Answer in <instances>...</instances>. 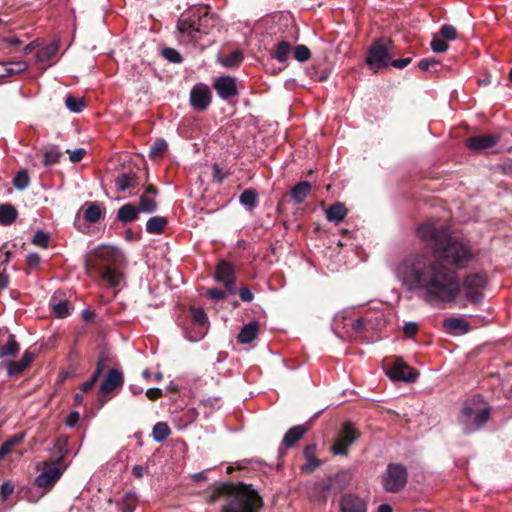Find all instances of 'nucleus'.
<instances>
[{
  "mask_svg": "<svg viewBox=\"0 0 512 512\" xmlns=\"http://www.w3.org/2000/svg\"><path fill=\"white\" fill-rule=\"evenodd\" d=\"M437 64H438V62L435 59L425 58V59H422L419 61L418 67L423 71H427L430 69V67H433Z\"/></svg>",
  "mask_w": 512,
  "mask_h": 512,
  "instance_id": "61",
  "label": "nucleus"
},
{
  "mask_svg": "<svg viewBox=\"0 0 512 512\" xmlns=\"http://www.w3.org/2000/svg\"><path fill=\"white\" fill-rule=\"evenodd\" d=\"M339 509L341 512H367L368 502L356 494L345 493L339 500Z\"/></svg>",
  "mask_w": 512,
  "mask_h": 512,
  "instance_id": "12",
  "label": "nucleus"
},
{
  "mask_svg": "<svg viewBox=\"0 0 512 512\" xmlns=\"http://www.w3.org/2000/svg\"><path fill=\"white\" fill-rule=\"evenodd\" d=\"M79 419L80 414L77 411H72L67 415L65 423L67 426L73 427L78 423Z\"/></svg>",
  "mask_w": 512,
  "mask_h": 512,
  "instance_id": "62",
  "label": "nucleus"
},
{
  "mask_svg": "<svg viewBox=\"0 0 512 512\" xmlns=\"http://www.w3.org/2000/svg\"><path fill=\"white\" fill-rule=\"evenodd\" d=\"M89 275H99L111 287H118L124 279L125 263L118 258H84Z\"/></svg>",
  "mask_w": 512,
  "mask_h": 512,
  "instance_id": "5",
  "label": "nucleus"
},
{
  "mask_svg": "<svg viewBox=\"0 0 512 512\" xmlns=\"http://www.w3.org/2000/svg\"><path fill=\"white\" fill-rule=\"evenodd\" d=\"M137 504V495L134 492H127L117 505L120 512H134Z\"/></svg>",
  "mask_w": 512,
  "mask_h": 512,
  "instance_id": "28",
  "label": "nucleus"
},
{
  "mask_svg": "<svg viewBox=\"0 0 512 512\" xmlns=\"http://www.w3.org/2000/svg\"><path fill=\"white\" fill-rule=\"evenodd\" d=\"M214 89L220 98L227 100L237 94L236 81L233 77L222 76L215 80Z\"/></svg>",
  "mask_w": 512,
  "mask_h": 512,
  "instance_id": "16",
  "label": "nucleus"
},
{
  "mask_svg": "<svg viewBox=\"0 0 512 512\" xmlns=\"http://www.w3.org/2000/svg\"><path fill=\"white\" fill-rule=\"evenodd\" d=\"M85 154H86L85 149H83V148L75 149L70 152V156H69L70 161L73 163H77L83 159Z\"/></svg>",
  "mask_w": 512,
  "mask_h": 512,
  "instance_id": "59",
  "label": "nucleus"
},
{
  "mask_svg": "<svg viewBox=\"0 0 512 512\" xmlns=\"http://www.w3.org/2000/svg\"><path fill=\"white\" fill-rule=\"evenodd\" d=\"M9 258H4L0 263V290L8 288L10 283V277L7 273Z\"/></svg>",
  "mask_w": 512,
  "mask_h": 512,
  "instance_id": "40",
  "label": "nucleus"
},
{
  "mask_svg": "<svg viewBox=\"0 0 512 512\" xmlns=\"http://www.w3.org/2000/svg\"><path fill=\"white\" fill-rule=\"evenodd\" d=\"M239 296L244 302H251L254 299V294L248 287H242L239 289Z\"/></svg>",
  "mask_w": 512,
  "mask_h": 512,
  "instance_id": "60",
  "label": "nucleus"
},
{
  "mask_svg": "<svg viewBox=\"0 0 512 512\" xmlns=\"http://www.w3.org/2000/svg\"><path fill=\"white\" fill-rule=\"evenodd\" d=\"M146 396L151 401H156L163 396V392L159 388H149L146 391Z\"/></svg>",
  "mask_w": 512,
  "mask_h": 512,
  "instance_id": "63",
  "label": "nucleus"
},
{
  "mask_svg": "<svg viewBox=\"0 0 512 512\" xmlns=\"http://www.w3.org/2000/svg\"><path fill=\"white\" fill-rule=\"evenodd\" d=\"M58 49V43L53 41L38 50L36 54V62L41 66L42 70L53 65V58L56 56Z\"/></svg>",
  "mask_w": 512,
  "mask_h": 512,
  "instance_id": "19",
  "label": "nucleus"
},
{
  "mask_svg": "<svg viewBox=\"0 0 512 512\" xmlns=\"http://www.w3.org/2000/svg\"><path fill=\"white\" fill-rule=\"evenodd\" d=\"M98 381L97 378L91 376L89 380L85 381L81 387H80V390L83 392V393H88L95 385V383Z\"/></svg>",
  "mask_w": 512,
  "mask_h": 512,
  "instance_id": "64",
  "label": "nucleus"
},
{
  "mask_svg": "<svg viewBox=\"0 0 512 512\" xmlns=\"http://www.w3.org/2000/svg\"><path fill=\"white\" fill-rule=\"evenodd\" d=\"M6 63L8 64L10 76L21 73L28 68V64L24 61H13V62H6Z\"/></svg>",
  "mask_w": 512,
  "mask_h": 512,
  "instance_id": "48",
  "label": "nucleus"
},
{
  "mask_svg": "<svg viewBox=\"0 0 512 512\" xmlns=\"http://www.w3.org/2000/svg\"><path fill=\"white\" fill-rule=\"evenodd\" d=\"M123 384V372L116 368L109 369L100 385L99 393L102 395H107L117 389L122 388Z\"/></svg>",
  "mask_w": 512,
  "mask_h": 512,
  "instance_id": "13",
  "label": "nucleus"
},
{
  "mask_svg": "<svg viewBox=\"0 0 512 512\" xmlns=\"http://www.w3.org/2000/svg\"><path fill=\"white\" fill-rule=\"evenodd\" d=\"M440 34L447 40H454L456 38L457 32L454 26L446 24L441 27Z\"/></svg>",
  "mask_w": 512,
  "mask_h": 512,
  "instance_id": "53",
  "label": "nucleus"
},
{
  "mask_svg": "<svg viewBox=\"0 0 512 512\" xmlns=\"http://www.w3.org/2000/svg\"><path fill=\"white\" fill-rule=\"evenodd\" d=\"M316 449V444H309L304 448L303 454L306 463L301 467V470L307 474L314 472L322 464V461L316 457Z\"/></svg>",
  "mask_w": 512,
  "mask_h": 512,
  "instance_id": "20",
  "label": "nucleus"
},
{
  "mask_svg": "<svg viewBox=\"0 0 512 512\" xmlns=\"http://www.w3.org/2000/svg\"><path fill=\"white\" fill-rule=\"evenodd\" d=\"M120 252L113 246L102 245L97 248L95 256H119Z\"/></svg>",
  "mask_w": 512,
  "mask_h": 512,
  "instance_id": "50",
  "label": "nucleus"
},
{
  "mask_svg": "<svg viewBox=\"0 0 512 512\" xmlns=\"http://www.w3.org/2000/svg\"><path fill=\"white\" fill-rule=\"evenodd\" d=\"M294 57L299 62H305L311 57L310 50L305 45H298L294 50Z\"/></svg>",
  "mask_w": 512,
  "mask_h": 512,
  "instance_id": "46",
  "label": "nucleus"
},
{
  "mask_svg": "<svg viewBox=\"0 0 512 512\" xmlns=\"http://www.w3.org/2000/svg\"><path fill=\"white\" fill-rule=\"evenodd\" d=\"M171 434V429L165 422H157L152 430V436L158 443L165 441Z\"/></svg>",
  "mask_w": 512,
  "mask_h": 512,
  "instance_id": "32",
  "label": "nucleus"
},
{
  "mask_svg": "<svg viewBox=\"0 0 512 512\" xmlns=\"http://www.w3.org/2000/svg\"><path fill=\"white\" fill-rule=\"evenodd\" d=\"M167 224V220L164 217L155 216L150 218L146 223V230L151 234L161 233Z\"/></svg>",
  "mask_w": 512,
  "mask_h": 512,
  "instance_id": "34",
  "label": "nucleus"
},
{
  "mask_svg": "<svg viewBox=\"0 0 512 512\" xmlns=\"http://www.w3.org/2000/svg\"><path fill=\"white\" fill-rule=\"evenodd\" d=\"M291 52V45L288 42H281L275 50V58L281 62H285Z\"/></svg>",
  "mask_w": 512,
  "mask_h": 512,
  "instance_id": "41",
  "label": "nucleus"
},
{
  "mask_svg": "<svg viewBox=\"0 0 512 512\" xmlns=\"http://www.w3.org/2000/svg\"><path fill=\"white\" fill-rule=\"evenodd\" d=\"M328 494H331L329 485L326 479L314 484L311 497L314 501L325 504L327 502Z\"/></svg>",
  "mask_w": 512,
  "mask_h": 512,
  "instance_id": "23",
  "label": "nucleus"
},
{
  "mask_svg": "<svg viewBox=\"0 0 512 512\" xmlns=\"http://www.w3.org/2000/svg\"><path fill=\"white\" fill-rule=\"evenodd\" d=\"M163 56L166 59H168L169 61L173 62V63L181 62L180 54L176 50H174L172 48L164 49L163 50Z\"/></svg>",
  "mask_w": 512,
  "mask_h": 512,
  "instance_id": "57",
  "label": "nucleus"
},
{
  "mask_svg": "<svg viewBox=\"0 0 512 512\" xmlns=\"http://www.w3.org/2000/svg\"><path fill=\"white\" fill-rule=\"evenodd\" d=\"M258 331L259 323L257 321L249 322L240 330L237 340L239 343L249 344L257 337Z\"/></svg>",
  "mask_w": 512,
  "mask_h": 512,
  "instance_id": "22",
  "label": "nucleus"
},
{
  "mask_svg": "<svg viewBox=\"0 0 512 512\" xmlns=\"http://www.w3.org/2000/svg\"><path fill=\"white\" fill-rule=\"evenodd\" d=\"M139 212L153 213L157 210V202L154 197L143 194L139 199Z\"/></svg>",
  "mask_w": 512,
  "mask_h": 512,
  "instance_id": "35",
  "label": "nucleus"
},
{
  "mask_svg": "<svg viewBox=\"0 0 512 512\" xmlns=\"http://www.w3.org/2000/svg\"><path fill=\"white\" fill-rule=\"evenodd\" d=\"M103 212L104 211L96 202H90L86 204L84 217L88 222L96 223L102 217Z\"/></svg>",
  "mask_w": 512,
  "mask_h": 512,
  "instance_id": "31",
  "label": "nucleus"
},
{
  "mask_svg": "<svg viewBox=\"0 0 512 512\" xmlns=\"http://www.w3.org/2000/svg\"><path fill=\"white\" fill-rule=\"evenodd\" d=\"M418 238L435 252L443 256H471L467 242L458 235H451L447 229L435 221L429 220L417 228Z\"/></svg>",
  "mask_w": 512,
  "mask_h": 512,
  "instance_id": "3",
  "label": "nucleus"
},
{
  "mask_svg": "<svg viewBox=\"0 0 512 512\" xmlns=\"http://www.w3.org/2000/svg\"><path fill=\"white\" fill-rule=\"evenodd\" d=\"M226 497L221 512H259L264 501L251 484L223 482L216 486L209 495L210 502Z\"/></svg>",
  "mask_w": 512,
  "mask_h": 512,
  "instance_id": "2",
  "label": "nucleus"
},
{
  "mask_svg": "<svg viewBox=\"0 0 512 512\" xmlns=\"http://www.w3.org/2000/svg\"><path fill=\"white\" fill-rule=\"evenodd\" d=\"M470 258H404L397 267L398 278L409 289H424L427 300L453 302L461 289L473 304L484 298L488 279L484 272L468 274L460 284L457 270L463 269Z\"/></svg>",
  "mask_w": 512,
  "mask_h": 512,
  "instance_id": "1",
  "label": "nucleus"
},
{
  "mask_svg": "<svg viewBox=\"0 0 512 512\" xmlns=\"http://www.w3.org/2000/svg\"><path fill=\"white\" fill-rule=\"evenodd\" d=\"M107 360V357L104 353H101L98 357L97 363H96V369L93 372L92 376L99 379L102 375L105 367V361Z\"/></svg>",
  "mask_w": 512,
  "mask_h": 512,
  "instance_id": "55",
  "label": "nucleus"
},
{
  "mask_svg": "<svg viewBox=\"0 0 512 512\" xmlns=\"http://www.w3.org/2000/svg\"><path fill=\"white\" fill-rule=\"evenodd\" d=\"M19 350H20V345L17 342L15 335L10 334L8 336L7 343L0 347V358L16 356L18 354Z\"/></svg>",
  "mask_w": 512,
  "mask_h": 512,
  "instance_id": "30",
  "label": "nucleus"
},
{
  "mask_svg": "<svg viewBox=\"0 0 512 512\" xmlns=\"http://www.w3.org/2000/svg\"><path fill=\"white\" fill-rule=\"evenodd\" d=\"M387 375L393 381L413 383L419 377V372L405 363L401 358L395 357L393 363L387 369Z\"/></svg>",
  "mask_w": 512,
  "mask_h": 512,
  "instance_id": "10",
  "label": "nucleus"
},
{
  "mask_svg": "<svg viewBox=\"0 0 512 512\" xmlns=\"http://www.w3.org/2000/svg\"><path fill=\"white\" fill-rule=\"evenodd\" d=\"M392 42L389 39H380L376 41L369 49L366 62L369 67L375 71L386 67L391 59Z\"/></svg>",
  "mask_w": 512,
  "mask_h": 512,
  "instance_id": "8",
  "label": "nucleus"
},
{
  "mask_svg": "<svg viewBox=\"0 0 512 512\" xmlns=\"http://www.w3.org/2000/svg\"><path fill=\"white\" fill-rule=\"evenodd\" d=\"M308 431L305 425H296L290 428L283 437L282 445L285 448L293 447Z\"/></svg>",
  "mask_w": 512,
  "mask_h": 512,
  "instance_id": "21",
  "label": "nucleus"
},
{
  "mask_svg": "<svg viewBox=\"0 0 512 512\" xmlns=\"http://www.w3.org/2000/svg\"><path fill=\"white\" fill-rule=\"evenodd\" d=\"M444 328L449 332H454L456 330H461L462 332H468L469 323L458 317L447 318L443 321Z\"/></svg>",
  "mask_w": 512,
  "mask_h": 512,
  "instance_id": "29",
  "label": "nucleus"
},
{
  "mask_svg": "<svg viewBox=\"0 0 512 512\" xmlns=\"http://www.w3.org/2000/svg\"><path fill=\"white\" fill-rule=\"evenodd\" d=\"M347 213L345 205L337 202L326 210V218L330 222L339 223L346 217Z\"/></svg>",
  "mask_w": 512,
  "mask_h": 512,
  "instance_id": "24",
  "label": "nucleus"
},
{
  "mask_svg": "<svg viewBox=\"0 0 512 512\" xmlns=\"http://www.w3.org/2000/svg\"><path fill=\"white\" fill-rule=\"evenodd\" d=\"M50 307L58 318H65L70 314L71 305L68 300L57 301L55 297H52Z\"/></svg>",
  "mask_w": 512,
  "mask_h": 512,
  "instance_id": "27",
  "label": "nucleus"
},
{
  "mask_svg": "<svg viewBox=\"0 0 512 512\" xmlns=\"http://www.w3.org/2000/svg\"><path fill=\"white\" fill-rule=\"evenodd\" d=\"M61 152L55 149L49 150L44 154V164L46 166L53 165L59 162Z\"/></svg>",
  "mask_w": 512,
  "mask_h": 512,
  "instance_id": "49",
  "label": "nucleus"
},
{
  "mask_svg": "<svg viewBox=\"0 0 512 512\" xmlns=\"http://www.w3.org/2000/svg\"><path fill=\"white\" fill-rule=\"evenodd\" d=\"M499 141V136L495 134H486L470 137L466 144L470 150L481 151L495 146Z\"/></svg>",
  "mask_w": 512,
  "mask_h": 512,
  "instance_id": "18",
  "label": "nucleus"
},
{
  "mask_svg": "<svg viewBox=\"0 0 512 512\" xmlns=\"http://www.w3.org/2000/svg\"><path fill=\"white\" fill-rule=\"evenodd\" d=\"M257 201V194L253 190H245L240 195V203L244 206L254 207Z\"/></svg>",
  "mask_w": 512,
  "mask_h": 512,
  "instance_id": "43",
  "label": "nucleus"
},
{
  "mask_svg": "<svg viewBox=\"0 0 512 512\" xmlns=\"http://www.w3.org/2000/svg\"><path fill=\"white\" fill-rule=\"evenodd\" d=\"M34 357L33 352L26 350L19 361H7L5 366L8 376L15 377L21 375L31 365Z\"/></svg>",
  "mask_w": 512,
  "mask_h": 512,
  "instance_id": "17",
  "label": "nucleus"
},
{
  "mask_svg": "<svg viewBox=\"0 0 512 512\" xmlns=\"http://www.w3.org/2000/svg\"><path fill=\"white\" fill-rule=\"evenodd\" d=\"M381 482L386 492H400L408 482L407 468L400 463H389L381 477Z\"/></svg>",
  "mask_w": 512,
  "mask_h": 512,
  "instance_id": "6",
  "label": "nucleus"
},
{
  "mask_svg": "<svg viewBox=\"0 0 512 512\" xmlns=\"http://www.w3.org/2000/svg\"><path fill=\"white\" fill-rule=\"evenodd\" d=\"M207 296L212 300H223L227 297V292L219 288H210L207 290Z\"/></svg>",
  "mask_w": 512,
  "mask_h": 512,
  "instance_id": "56",
  "label": "nucleus"
},
{
  "mask_svg": "<svg viewBox=\"0 0 512 512\" xmlns=\"http://www.w3.org/2000/svg\"><path fill=\"white\" fill-rule=\"evenodd\" d=\"M190 102L193 108L203 111L211 102V92L204 84H198L193 87L190 93Z\"/></svg>",
  "mask_w": 512,
  "mask_h": 512,
  "instance_id": "14",
  "label": "nucleus"
},
{
  "mask_svg": "<svg viewBox=\"0 0 512 512\" xmlns=\"http://www.w3.org/2000/svg\"><path fill=\"white\" fill-rule=\"evenodd\" d=\"M331 494H339L350 486L352 473L349 470H342L326 478Z\"/></svg>",
  "mask_w": 512,
  "mask_h": 512,
  "instance_id": "15",
  "label": "nucleus"
},
{
  "mask_svg": "<svg viewBox=\"0 0 512 512\" xmlns=\"http://www.w3.org/2000/svg\"><path fill=\"white\" fill-rule=\"evenodd\" d=\"M367 320L365 318H358L352 323V329L356 333H363L366 330Z\"/></svg>",
  "mask_w": 512,
  "mask_h": 512,
  "instance_id": "58",
  "label": "nucleus"
},
{
  "mask_svg": "<svg viewBox=\"0 0 512 512\" xmlns=\"http://www.w3.org/2000/svg\"><path fill=\"white\" fill-rule=\"evenodd\" d=\"M54 449L57 451L58 456L54 460L58 464H63L68 454L67 439L58 438L54 443Z\"/></svg>",
  "mask_w": 512,
  "mask_h": 512,
  "instance_id": "37",
  "label": "nucleus"
},
{
  "mask_svg": "<svg viewBox=\"0 0 512 512\" xmlns=\"http://www.w3.org/2000/svg\"><path fill=\"white\" fill-rule=\"evenodd\" d=\"M491 416V407L483 396L477 394L466 400L458 416V422L465 434L483 427Z\"/></svg>",
  "mask_w": 512,
  "mask_h": 512,
  "instance_id": "4",
  "label": "nucleus"
},
{
  "mask_svg": "<svg viewBox=\"0 0 512 512\" xmlns=\"http://www.w3.org/2000/svg\"><path fill=\"white\" fill-rule=\"evenodd\" d=\"M55 461H45L43 471L36 477L35 485L50 490L62 476L66 466Z\"/></svg>",
  "mask_w": 512,
  "mask_h": 512,
  "instance_id": "9",
  "label": "nucleus"
},
{
  "mask_svg": "<svg viewBox=\"0 0 512 512\" xmlns=\"http://www.w3.org/2000/svg\"><path fill=\"white\" fill-rule=\"evenodd\" d=\"M167 142L163 139H157L150 149V156L152 158L160 157L167 149Z\"/></svg>",
  "mask_w": 512,
  "mask_h": 512,
  "instance_id": "44",
  "label": "nucleus"
},
{
  "mask_svg": "<svg viewBox=\"0 0 512 512\" xmlns=\"http://www.w3.org/2000/svg\"><path fill=\"white\" fill-rule=\"evenodd\" d=\"M116 185L119 191H125L128 188H134L137 185L135 175L122 174L116 179Z\"/></svg>",
  "mask_w": 512,
  "mask_h": 512,
  "instance_id": "36",
  "label": "nucleus"
},
{
  "mask_svg": "<svg viewBox=\"0 0 512 512\" xmlns=\"http://www.w3.org/2000/svg\"><path fill=\"white\" fill-rule=\"evenodd\" d=\"M418 330L419 326L416 322H407L403 326V333L408 338H413L418 333Z\"/></svg>",
  "mask_w": 512,
  "mask_h": 512,
  "instance_id": "54",
  "label": "nucleus"
},
{
  "mask_svg": "<svg viewBox=\"0 0 512 512\" xmlns=\"http://www.w3.org/2000/svg\"><path fill=\"white\" fill-rule=\"evenodd\" d=\"M50 241V235L48 233H45L43 231H37L33 238L32 243L39 247H47Z\"/></svg>",
  "mask_w": 512,
  "mask_h": 512,
  "instance_id": "45",
  "label": "nucleus"
},
{
  "mask_svg": "<svg viewBox=\"0 0 512 512\" xmlns=\"http://www.w3.org/2000/svg\"><path fill=\"white\" fill-rule=\"evenodd\" d=\"M139 210L132 204H125L119 208L117 218L123 223H130L138 218Z\"/></svg>",
  "mask_w": 512,
  "mask_h": 512,
  "instance_id": "26",
  "label": "nucleus"
},
{
  "mask_svg": "<svg viewBox=\"0 0 512 512\" xmlns=\"http://www.w3.org/2000/svg\"><path fill=\"white\" fill-rule=\"evenodd\" d=\"M361 437V432L355 425L347 421L343 423L338 436L331 447V452L334 455L347 456L349 448Z\"/></svg>",
  "mask_w": 512,
  "mask_h": 512,
  "instance_id": "7",
  "label": "nucleus"
},
{
  "mask_svg": "<svg viewBox=\"0 0 512 512\" xmlns=\"http://www.w3.org/2000/svg\"><path fill=\"white\" fill-rule=\"evenodd\" d=\"M243 60V55L240 51L236 50L231 54L224 56L220 59V62L223 66L226 67H234L239 65Z\"/></svg>",
  "mask_w": 512,
  "mask_h": 512,
  "instance_id": "38",
  "label": "nucleus"
},
{
  "mask_svg": "<svg viewBox=\"0 0 512 512\" xmlns=\"http://www.w3.org/2000/svg\"><path fill=\"white\" fill-rule=\"evenodd\" d=\"M16 217L17 211L13 206L9 204L0 205V224L10 225Z\"/></svg>",
  "mask_w": 512,
  "mask_h": 512,
  "instance_id": "33",
  "label": "nucleus"
},
{
  "mask_svg": "<svg viewBox=\"0 0 512 512\" xmlns=\"http://www.w3.org/2000/svg\"><path fill=\"white\" fill-rule=\"evenodd\" d=\"M311 191V184L301 181L291 189V198L295 203H302Z\"/></svg>",
  "mask_w": 512,
  "mask_h": 512,
  "instance_id": "25",
  "label": "nucleus"
},
{
  "mask_svg": "<svg viewBox=\"0 0 512 512\" xmlns=\"http://www.w3.org/2000/svg\"><path fill=\"white\" fill-rule=\"evenodd\" d=\"M431 48L435 53H443L448 49V44L439 37H434L431 41Z\"/></svg>",
  "mask_w": 512,
  "mask_h": 512,
  "instance_id": "52",
  "label": "nucleus"
},
{
  "mask_svg": "<svg viewBox=\"0 0 512 512\" xmlns=\"http://www.w3.org/2000/svg\"><path fill=\"white\" fill-rule=\"evenodd\" d=\"M191 314L194 322L200 326H203L208 322L207 314L201 308H191Z\"/></svg>",
  "mask_w": 512,
  "mask_h": 512,
  "instance_id": "47",
  "label": "nucleus"
},
{
  "mask_svg": "<svg viewBox=\"0 0 512 512\" xmlns=\"http://www.w3.org/2000/svg\"><path fill=\"white\" fill-rule=\"evenodd\" d=\"M214 279L222 283L229 294L236 293L235 267L225 259H221L215 268Z\"/></svg>",
  "mask_w": 512,
  "mask_h": 512,
  "instance_id": "11",
  "label": "nucleus"
},
{
  "mask_svg": "<svg viewBox=\"0 0 512 512\" xmlns=\"http://www.w3.org/2000/svg\"><path fill=\"white\" fill-rule=\"evenodd\" d=\"M14 491V484L10 481H4L0 486V496L2 501H6Z\"/></svg>",
  "mask_w": 512,
  "mask_h": 512,
  "instance_id": "51",
  "label": "nucleus"
},
{
  "mask_svg": "<svg viewBox=\"0 0 512 512\" xmlns=\"http://www.w3.org/2000/svg\"><path fill=\"white\" fill-rule=\"evenodd\" d=\"M29 182L28 173L26 171H19L13 180V185L16 189L23 190L28 187Z\"/></svg>",
  "mask_w": 512,
  "mask_h": 512,
  "instance_id": "42",
  "label": "nucleus"
},
{
  "mask_svg": "<svg viewBox=\"0 0 512 512\" xmlns=\"http://www.w3.org/2000/svg\"><path fill=\"white\" fill-rule=\"evenodd\" d=\"M65 105L71 112L79 113L84 108V99L67 95L65 98Z\"/></svg>",
  "mask_w": 512,
  "mask_h": 512,
  "instance_id": "39",
  "label": "nucleus"
}]
</instances>
